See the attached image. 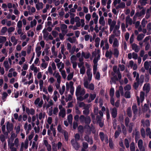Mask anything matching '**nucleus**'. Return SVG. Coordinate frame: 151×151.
Returning a JSON list of instances; mask_svg holds the SVG:
<instances>
[{"label": "nucleus", "instance_id": "obj_1", "mask_svg": "<svg viewBox=\"0 0 151 151\" xmlns=\"http://www.w3.org/2000/svg\"><path fill=\"white\" fill-rule=\"evenodd\" d=\"M108 23L110 26V31L111 32L116 27V21L114 20H112L111 18H109L108 19Z\"/></svg>", "mask_w": 151, "mask_h": 151}, {"label": "nucleus", "instance_id": "obj_2", "mask_svg": "<svg viewBox=\"0 0 151 151\" xmlns=\"http://www.w3.org/2000/svg\"><path fill=\"white\" fill-rule=\"evenodd\" d=\"M100 47H102L103 50H108L109 48V46L107 39L104 40H102L101 41L100 44Z\"/></svg>", "mask_w": 151, "mask_h": 151}, {"label": "nucleus", "instance_id": "obj_3", "mask_svg": "<svg viewBox=\"0 0 151 151\" xmlns=\"http://www.w3.org/2000/svg\"><path fill=\"white\" fill-rule=\"evenodd\" d=\"M145 13V10L144 9H142L139 12H138L135 14L134 15V18H136L137 17H139L143 16Z\"/></svg>", "mask_w": 151, "mask_h": 151}, {"label": "nucleus", "instance_id": "obj_4", "mask_svg": "<svg viewBox=\"0 0 151 151\" xmlns=\"http://www.w3.org/2000/svg\"><path fill=\"white\" fill-rule=\"evenodd\" d=\"M111 110V117L114 118H115L117 116V110L116 107H114L112 109H110Z\"/></svg>", "mask_w": 151, "mask_h": 151}, {"label": "nucleus", "instance_id": "obj_5", "mask_svg": "<svg viewBox=\"0 0 151 151\" xmlns=\"http://www.w3.org/2000/svg\"><path fill=\"white\" fill-rule=\"evenodd\" d=\"M71 143L72 146L76 150L78 149L79 146L78 143L76 141H75L74 139H71Z\"/></svg>", "mask_w": 151, "mask_h": 151}, {"label": "nucleus", "instance_id": "obj_6", "mask_svg": "<svg viewBox=\"0 0 151 151\" xmlns=\"http://www.w3.org/2000/svg\"><path fill=\"white\" fill-rule=\"evenodd\" d=\"M134 77L136 76V81L137 82H134L133 84V87L134 89L136 90L139 87V76H134Z\"/></svg>", "mask_w": 151, "mask_h": 151}, {"label": "nucleus", "instance_id": "obj_7", "mask_svg": "<svg viewBox=\"0 0 151 151\" xmlns=\"http://www.w3.org/2000/svg\"><path fill=\"white\" fill-rule=\"evenodd\" d=\"M119 27L118 26L116 27L115 28H114L113 31V33L114 35L116 37H118L120 36V31L119 30Z\"/></svg>", "mask_w": 151, "mask_h": 151}, {"label": "nucleus", "instance_id": "obj_8", "mask_svg": "<svg viewBox=\"0 0 151 151\" xmlns=\"http://www.w3.org/2000/svg\"><path fill=\"white\" fill-rule=\"evenodd\" d=\"M132 48L133 50L136 52H138L140 50L139 47L137 45L134 43L132 45Z\"/></svg>", "mask_w": 151, "mask_h": 151}, {"label": "nucleus", "instance_id": "obj_9", "mask_svg": "<svg viewBox=\"0 0 151 151\" xmlns=\"http://www.w3.org/2000/svg\"><path fill=\"white\" fill-rule=\"evenodd\" d=\"M6 127L7 130L9 133L10 132V131H12L13 128V124L10 123L9 122H7Z\"/></svg>", "mask_w": 151, "mask_h": 151}, {"label": "nucleus", "instance_id": "obj_10", "mask_svg": "<svg viewBox=\"0 0 151 151\" xmlns=\"http://www.w3.org/2000/svg\"><path fill=\"white\" fill-rule=\"evenodd\" d=\"M113 44L112 45V47L114 48L117 47L119 46V42L118 39L116 38L114 39Z\"/></svg>", "mask_w": 151, "mask_h": 151}, {"label": "nucleus", "instance_id": "obj_11", "mask_svg": "<svg viewBox=\"0 0 151 151\" xmlns=\"http://www.w3.org/2000/svg\"><path fill=\"white\" fill-rule=\"evenodd\" d=\"M59 116H62L63 118L65 116V109L64 108L60 110L58 114Z\"/></svg>", "mask_w": 151, "mask_h": 151}, {"label": "nucleus", "instance_id": "obj_12", "mask_svg": "<svg viewBox=\"0 0 151 151\" xmlns=\"http://www.w3.org/2000/svg\"><path fill=\"white\" fill-rule=\"evenodd\" d=\"M91 122V119L90 117L89 116H87L86 117L84 122L86 125L88 126L89 127H90L89 124Z\"/></svg>", "mask_w": 151, "mask_h": 151}, {"label": "nucleus", "instance_id": "obj_13", "mask_svg": "<svg viewBox=\"0 0 151 151\" xmlns=\"http://www.w3.org/2000/svg\"><path fill=\"white\" fill-rule=\"evenodd\" d=\"M118 129L119 131H116L115 132L114 137L115 138H117L119 136L120 132H121V129L119 126L118 127Z\"/></svg>", "mask_w": 151, "mask_h": 151}, {"label": "nucleus", "instance_id": "obj_14", "mask_svg": "<svg viewBox=\"0 0 151 151\" xmlns=\"http://www.w3.org/2000/svg\"><path fill=\"white\" fill-rule=\"evenodd\" d=\"M91 56V54L90 53H85L84 52H82V56L84 57L85 59H88Z\"/></svg>", "mask_w": 151, "mask_h": 151}, {"label": "nucleus", "instance_id": "obj_15", "mask_svg": "<svg viewBox=\"0 0 151 151\" xmlns=\"http://www.w3.org/2000/svg\"><path fill=\"white\" fill-rule=\"evenodd\" d=\"M112 52L111 50H107L106 51L105 56L107 58H111L112 57Z\"/></svg>", "mask_w": 151, "mask_h": 151}, {"label": "nucleus", "instance_id": "obj_16", "mask_svg": "<svg viewBox=\"0 0 151 151\" xmlns=\"http://www.w3.org/2000/svg\"><path fill=\"white\" fill-rule=\"evenodd\" d=\"M115 38V35L114 34H111L109 36V41L110 44H111L112 43L113 41H114Z\"/></svg>", "mask_w": 151, "mask_h": 151}, {"label": "nucleus", "instance_id": "obj_17", "mask_svg": "<svg viewBox=\"0 0 151 151\" xmlns=\"http://www.w3.org/2000/svg\"><path fill=\"white\" fill-rule=\"evenodd\" d=\"M127 115L129 117L132 116V111L131 108L130 107H128L127 110Z\"/></svg>", "mask_w": 151, "mask_h": 151}, {"label": "nucleus", "instance_id": "obj_18", "mask_svg": "<svg viewBox=\"0 0 151 151\" xmlns=\"http://www.w3.org/2000/svg\"><path fill=\"white\" fill-rule=\"evenodd\" d=\"M126 24H129V25H131L132 24V20L129 16H127L126 18Z\"/></svg>", "mask_w": 151, "mask_h": 151}, {"label": "nucleus", "instance_id": "obj_19", "mask_svg": "<svg viewBox=\"0 0 151 151\" xmlns=\"http://www.w3.org/2000/svg\"><path fill=\"white\" fill-rule=\"evenodd\" d=\"M81 90V86H78L76 88V95L77 97H78L79 95V93Z\"/></svg>", "mask_w": 151, "mask_h": 151}, {"label": "nucleus", "instance_id": "obj_20", "mask_svg": "<svg viewBox=\"0 0 151 151\" xmlns=\"http://www.w3.org/2000/svg\"><path fill=\"white\" fill-rule=\"evenodd\" d=\"M117 81H118V78L117 76H113L111 78L110 82H112L114 83H116V82Z\"/></svg>", "mask_w": 151, "mask_h": 151}, {"label": "nucleus", "instance_id": "obj_21", "mask_svg": "<svg viewBox=\"0 0 151 151\" xmlns=\"http://www.w3.org/2000/svg\"><path fill=\"white\" fill-rule=\"evenodd\" d=\"M145 84L144 85L143 89L144 91H146L147 93H148L150 90V87L149 85H147L146 86H145Z\"/></svg>", "mask_w": 151, "mask_h": 151}, {"label": "nucleus", "instance_id": "obj_22", "mask_svg": "<svg viewBox=\"0 0 151 151\" xmlns=\"http://www.w3.org/2000/svg\"><path fill=\"white\" fill-rule=\"evenodd\" d=\"M99 23L102 25L104 26L105 24V22L104 20V18L103 16H101L99 19Z\"/></svg>", "mask_w": 151, "mask_h": 151}, {"label": "nucleus", "instance_id": "obj_23", "mask_svg": "<svg viewBox=\"0 0 151 151\" xmlns=\"http://www.w3.org/2000/svg\"><path fill=\"white\" fill-rule=\"evenodd\" d=\"M113 54L116 58H117L119 55V51L116 48H114L113 50Z\"/></svg>", "mask_w": 151, "mask_h": 151}, {"label": "nucleus", "instance_id": "obj_24", "mask_svg": "<svg viewBox=\"0 0 151 151\" xmlns=\"http://www.w3.org/2000/svg\"><path fill=\"white\" fill-rule=\"evenodd\" d=\"M145 36V35L143 34H140L138 35L137 37V40L139 41L142 40Z\"/></svg>", "mask_w": 151, "mask_h": 151}, {"label": "nucleus", "instance_id": "obj_25", "mask_svg": "<svg viewBox=\"0 0 151 151\" xmlns=\"http://www.w3.org/2000/svg\"><path fill=\"white\" fill-rule=\"evenodd\" d=\"M130 150L131 151H135V146L134 142H132L130 144Z\"/></svg>", "mask_w": 151, "mask_h": 151}, {"label": "nucleus", "instance_id": "obj_26", "mask_svg": "<svg viewBox=\"0 0 151 151\" xmlns=\"http://www.w3.org/2000/svg\"><path fill=\"white\" fill-rule=\"evenodd\" d=\"M132 110L134 114H135L137 113L138 111V109L136 105H133L132 106Z\"/></svg>", "mask_w": 151, "mask_h": 151}, {"label": "nucleus", "instance_id": "obj_27", "mask_svg": "<svg viewBox=\"0 0 151 151\" xmlns=\"http://www.w3.org/2000/svg\"><path fill=\"white\" fill-rule=\"evenodd\" d=\"M125 6V3L124 2H122L117 6V9L124 8Z\"/></svg>", "mask_w": 151, "mask_h": 151}, {"label": "nucleus", "instance_id": "obj_28", "mask_svg": "<svg viewBox=\"0 0 151 151\" xmlns=\"http://www.w3.org/2000/svg\"><path fill=\"white\" fill-rule=\"evenodd\" d=\"M140 133L141 134L143 138H145V129L142 128L140 130Z\"/></svg>", "mask_w": 151, "mask_h": 151}, {"label": "nucleus", "instance_id": "obj_29", "mask_svg": "<svg viewBox=\"0 0 151 151\" xmlns=\"http://www.w3.org/2000/svg\"><path fill=\"white\" fill-rule=\"evenodd\" d=\"M109 146L111 149H113L114 148V145L112 140L111 139H109Z\"/></svg>", "mask_w": 151, "mask_h": 151}, {"label": "nucleus", "instance_id": "obj_30", "mask_svg": "<svg viewBox=\"0 0 151 151\" xmlns=\"http://www.w3.org/2000/svg\"><path fill=\"white\" fill-rule=\"evenodd\" d=\"M140 97L141 102L143 101L145 99V93L144 92L142 91L140 92Z\"/></svg>", "mask_w": 151, "mask_h": 151}, {"label": "nucleus", "instance_id": "obj_31", "mask_svg": "<svg viewBox=\"0 0 151 151\" xmlns=\"http://www.w3.org/2000/svg\"><path fill=\"white\" fill-rule=\"evenodd\" d=\"M114 89L113 88H111L110 90L109 95L110 97H114Z\"/></svg>", "mask_w": 151, "mask_h": 151}, {"label": "nucleus", "instance_id": "obj_32", "mask_svg": "<svg viewBox=\"0 0 151 151\" xmlns=\"http://www.w3.org/2000/svg\"><path fill=\"white\" fill-rule=\"evenodd\" d=\"M124 144L127 148H128L129 147V144L128 140L127 138H125L124 140Z\"/></svg>", "mask_w": 151, "mask_h": 151}, {"label": "nucleus", "instance_id": "obj_33", "mask_svg": "<svg viewBox=\"0 0 151 151\" xmlns=\"http://www.w3.org/2000/svg\"><path fill=\"white\" fill-rule=\"evenodd\" d=\"M73 120V116L71 114H70L68 116V120L70 124L72 123Z\"/></svg>", "mask_w": 151, "mask_h": 151}, {"label": "nucleus", "instance_id": "obj_34", "mask_svg": "<svg viewBox=\"0 0 151 151\" xmlns=\"http://www.w3.org/2000/svg\"><path fill=\"white\" fill-rule=\"evenodd\" d=\"M79 106L80 107H84V109H88L87 108V106H85V103L83 102H81L79 104Z\"/></svg>", "mask_w": 151, "mask_h": 151}, {"label": "nucleus", "instance_id": "obj_35", "mask_svg": "<svg viewBox=\"0 0 151 151\" xmlns=\"http://www.w3.org/2000/svg\"><path fill=\"white\" fill-rule=\"evenodd\" d=\"M99 136L102 142L104 140V138L105 137V135L104 133L102 132H100L99 133Z\"/></svg>", "mask_w": 151, "mask_h": 151}, {"label": "nucleus", "instance_id": "obj_36", "mask_svg": "<svg viewBox=\"0 0 151 151\" xmlns=\"http://www.w3.org/2000/svg\"><path fill=\"white\" fill-rule=\"evenodd\" d=\"M7 30V28L6 27H4L1 29V32L2 34L1 35H4Z\"/></svg>", "mask_w": 151, "mask_h": 151}, {"label": "nucleus", "instance_id": "obj_37", "mask_svg": "<svg viewBox=\"0 0 151 151\" xmlns=\"http://www.w3.org/2000/svg\"><path fill=\"white\" fill-rule=\"evenodd\" d=\"M147 21L145 19H143L141 22L142 26L143 28H144L146 26V23H147Z\"/></svg>", "mask_w": 151, "mask_h": 151}, {"label": "nucleus", "instance_id": "obj_38", "mask_svg": "<svg viewBox=\"0 0 151 151\" xmlns=\"http://www.w3.org/2000/svg\"><path fill=\"white\" fill-rule=\"evenodd\" d=\"M133 124L132 122L130 123L129 126L128 132L129 133H131L132 131Z\"/></svg>", "mask_w": 151, "mask_h": 151}, {"label": "nucleus", "instance_id": "obj_39", "mask_svg": "<svg viewBox=\"0 0 151 151\" xmlns=\"http://www.w3.org/2000/svg\"><path fill=\"white\" fill-rule=\"evenodd\" d=\"M125 97L126 98H129L131 97L130 92L129 91H126L124 94Z\"/></svg>", "mask_w": 151, "mask_h": 151}, {"label": "nucleus", "instance_id": "obj_40", "mask_svg": "<svg viewBox=\"0 0 151 151\" xmlns=\"http://www.w3.org/2000/svg\"><path fill=\"white\" fill-rule=\"evenodd\" d=\"M37 21L35 19H34L33 21H31L30 22V27H33L34 26H36L37 24Z\"/></svg>", "mask_w": 151, "mask_h": 151}, {"label": "nucleus", "instance_id": "obj_41", "mask_svg": "<svg viewBox=\"0 0 151 151\" xmlns=\"http://www.w3.org/2000/svg\"><path fill=\"white\" fill-rule=\"evenodd\" d=\"M63 135L65 140L66 141H68V132L66 131H65L64 132Z\"/></svg>", "mask_w": 151, "mask_h": 151}, {"label": "nucleus", "instance_id": "obj_42", "mask_svg": "<svg viewBox=\"0 0 151 151\" xmlns=\"http://www.w3.org/2000/svg\"><path fill=\"white\" fill-rule=\"evenodd\" d=\"M118 90L119 91V92H120L121 95L122 96H123L124 95V90L122 86H119Z\"/></svg>", "mask_w": 151, "mask_h": 151}, {"label": "nucleus", "instance_id": "obj_43", "mask_svg": "<svg viewBox=\"0 0 151 151\" xmlns=\"http://www.w3.org/2000/svg\"><path fill=\"white\" fill-rule=\"evenodd\" d=\"M94 99V94H90L89 97V99L88 100V102H90L91 101L93 100Z\"/></svg>", "mask_w": 151, "mask_h": 151}, {"label": "nucleus", "instance_id": "obj_44", "mask_svg": "<svg viewBox=\"0 0 151 151\" xmlns=\"http://www.w3.org/2000/svg\"><path fill=\"white\" fill-rule=\"evenodd\" d=\"M100 40V39L99 38H97L95 40V42H96L95 45L96 47H98L99 46Z\"/></svg>", "mask_w": 151, "mask_h": 151}, {"label": "nucleus", "instance_id": "obj_45", "mask_svg": "<svg viewBox=\"0 0 151 151\" xmlns=\"http://www.w3.org/2000/svg\"><path fill=\"white\" fill-rule=\"evenodd\" d=\"M143 141L142 139H139L138 142V147H141L143 146Z\"/></svg>", "mask_w": 151, "mask_h": 151}, {"label": "nucleus", "instance_id": "obj_46", "mask_svg": "<svg viewBox=\"0 0 151 151\" xmlns=\"http://www.w3.org/2000/svg\"><path fill=\"white\" fill-rule=\"evenodd\" d=\"M113 70L114 72L118 73L119 72V70L117 69V67L116 66H114L113 68Z\"/></svg>", "mask_w": 151, "mask_h": 151}, {"label": "nucleus", "instance_id": "obj_47", "mask_svg": "<svg viewBox=\"0 0 151 151\" xmlns=\"http://www.w3.org/2000/svg\"><path fill=\"white\" fill-rule=\"evenodd\" d=\"M121 29L122 31L125 32L126 31V26L125 24L124 23H122L121 24Z\"/></svg>", "mask_w": 151, "mask_h": 151}, {"label": "nucleus", "instance_id": "obj_48", "mask_svg": "<svg viewBox=\"0 0 151 151\" xmlns=\"http://www.w3.org/2000/svg\"><path fill=\"white\" fill-rule=\"evenodd\" d=\"M131 85L129 84L127 85L124 87V89L125 91H129L131 90Z\"/></svg>", "mask_w": 151, "mask_h": 151}, {"label": "nucleus", "instance_id": "obj_49", "mask_svg": "<svg viewBox=\"0 0 151 151\" xmlns=\"http://www.w3.org/2000/svg\"><path fill=\"white\" fill-rule=\"evenodd\" d=\"M6 40V37L4 36H1L0 38V43L4 42Z\"/></svg>", "mask_w": 151, "mask_h": 151}, {"label": "nucleus", "instance_id": "obj_50", "mask_svg": "<svg viewBox=\"0 0 151 151\" xmlns=\"http://www.w3.org/2000/svg\"><path fill=\"white\" fill-rule=\"evenodd\" d=\"M106 119L107 120H108L110 118V115L109 109H106Z\"/></svg>", "mask_w": 151, "mask_h": 151}, {"label": "nucleus", "instance_id": "obj_51", "mask_svg": "<svg viewBox=\"0 0 151 151\" xmlns=\"http://www.w3.org/2000/svg\"><path fill=\"white\" fill-rule=\"evenodd\" d=\"M51 33L53 36L54 37H56L58 36V32L55 31L53 30L52 31Z\"/></svg>", "mask_w": 151, "mask_h": 151}, {"label": "nucleus", "instance_id": "obj_52", "mask_svg": "<svg viewBox=\"0 0 151 151\" xmlns=\"http://www.w3.org/2000/svg\"><path fill=\"white\" fill-rule=\"evenodd\" d=\"M78 130L79 132L81 133L83 132V128L81 125H79L78 128Z\"/></svg>", "mask_w": 151, "mask_h": 151}, {"label": "nucleus", "instance_id": "obj_53", "mask_svg": "<svg viewBox=\"0 0 151 151\" xmlns=\"http://www.w3.org/2000/svg\"><path fill=\"white\" fill-rule=\"evenodd\" d=\"M86 118L83 115H81L79 117L80 121L81 122H84Z\"/></svg>", "mask_w": 151, "mask_h": 151}, {"label": "nucleus", "instance_id": "obj_54", "mask_svg": "<svg viewBox=\"0 0 151 151\" xmlns=\"http://www.w3.org/2000/svg\"><path fill=\"white\" fill-rule=\"evenodd\" d=\"M65 86L64 85L62 87V89H60L59 90V93L61 95H62V94H63L65 90Z\"/></svg>", "mask_w": 151, "mask_h": 151}, {"label": "nucleus", "instance_id": "obj_55", "mask_svg": "<svg viewBox=\"0 0 151 151\" xmlns=\"http://www.w3.org/2000/svg\"><path fill=\"white\" fill-rule=\"evenodd\" d=\"M39 85L40 87V91H41L42 90V88L43 87V80H40L39 81Z\"/></svg>", "mask_w": 151, "mask_h": 151}, {"label": "nucleus", "instance_id": "obj_56", "mask_svg": "<svg viewBox=\"0 0 151 151\" xmlns=\"http://www.w3.org/2000/svg\"><path fill=\"white\" fill-rule=\"evenodd\" d=\"M83 148L85 150L87 149L88 147V145L87 142H83Z\"/></svg>", "mask_w": 151, "mask_h": 151}, {"label": "nucleus", "instance_id": "obj_57", "mask_svg": "<svg viewBox=\"0 0 151 151\" xmlns=\"http://www.w3.org/2000/svg\"><path fill=\"white\" fill-rule=\"evenodd\" d=\"M149 64L148 62L147 61H145L144 64V66L146 70H148L149 68Z\"/></svg>", "mask_w": 151, "mask_h": 151}, {"label": "nucleus", "instance_id": "obj_58", "mask_svg": "<svg viewBox=\"0 0 151 151\" xmlns=\"http://www.w3.org/2000/svg\"><path fill=\"white\" fill-rule=\"evenodd\" d=\"M148 0H140L139 2L142 5H145L147 3V1Z\"/></svg>", "mask_w": 151, "mask_h": 151}, {"label": "nucleus", "instance_id": "obj_59", "mask_svg": "<svg viewBox=\"0 0 151 151\" xmlns=\"http://www.w3.org/2000/svg\"><path fill=\"white\" fill-rule=\"evenodd\" d=\"M98 103L99 104V106L102 107V106L103 105V101L102 99L101 98H100L99 99Z\"/></svg>", "mask_w": 151, "mask_h": 151}, {"label": "nucleus", "instance_id": "obj_60", "mask_svg": "<svg viewBox=\"0 0 151 151\" xmlns=\"http://www.w3.org/2000/svg\"><path fill=\"white\" fill-rule=\"evenodd\" d=\"M2 99L3 100V101H4L5 100H4L8 96V94L6 92H4L2 94Z\"/></svg>", "mask_w": 151, "mask_h": 151}, {"label": "nucleus", "instance_id": "obj_61", "mask_svg": "<svg viewBox=\"0 0 151 151\" xmlns=\"http://www.w3.org/2000/svg\"><path fill=\"white\" fill-rule=\"evenodd\" d=\"M147 29L149 32L151 30V22H149L147 26Z\"/></svg>", "mask_w": 151, "mask_h": 151}, {"label": "nucleus", "instance_id": "obj_62", "mask_svg": "<svg viewBox=\"0 0 151 151\" xmlns=\"http://www.w3.org/2000/svg\"><path fill=\"white\" fill-rule=\"evenodd\" d=\"M0 139L2 142H4L5 140V136L2 134L0 136Z\"/></svg>", "mask_w": 151, "mask_h": 151}, {"label": "nucleus", "instance_id": "obj_63", "mask_svg": "<svg viewBox=\"0 0 151 151\" xmlns=\"http://www.w3.org/2000/svg\"><path fill=\"white\" fill-rule=\"evenodd\" d=\"M119 69L121 71H123L125 69V66L124 65H119Z\"/></svg>", "mask_w": 151, "mask_h": 151}, {"label": "nucleus", "instance_id": "obj_64", "mask_svg": "<svg viewBox=\"0 0 151 151\" xmlns=\"http://www.w3.org/2000/svg\"><path fill=\"white\" fill-rule=\"evenodd\" d=\"M96 124H99V127L101 128H102L104 125V122L102 121L97 122L96 123Z\"/></svg>", "mask_w": 151, "mask_h": 151}]
</instances>
